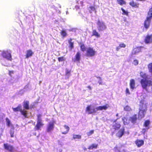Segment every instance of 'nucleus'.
Segmentation results:
<instances>
[{"instance_id":"1","label":"nucleus","mask_w":152,"mask_h":152,"mask_svg":"<svg viewBox=\"0 0 152 152\" xmlns=\"http://www.w3.org/2000/svg\"><path fill=\"white\" fill-rule=\"evenodd\" d=\"M110 105L108 104H106L102 106L97 107L95 108H94L92 105H90L88 106L86 108V111L89 114H92L98 111H102V110H106L109 107Z\"/></svg>"},{"instance_id":"2","label":"nucleus","mask_w":152,"mask_h":152,"mask_svg":"<svg viewBox=\"0 0 152 152\" xmlns=\"http://www.w3.org/2000/svg\"><path fill=\"white\" fill-rule=\"evenodd\" d=\"M147 105L142 101L140 103V111L138 114V118L141 119L143 118L146 113Z\"/></svg>"},{"instance_id":"3","label":"nucleus","mask_w":152,"mask_h":152,"mask_svg":"<svg viewBox=\"0 0 152 152\" xmlns=\"http://www.w3.org/2000/svg\"><path fill=\"white\" fill-rule=\"evenodd\" d=\"M140 83L143 89L148 91V88L152 85V80L149 79H142Z\"/></svg>"},{"instance_id":"4","label":"nucleus","mask_w":152,"mask_h":152,"mask_svg":"<svg viewBox=\"0 0 152 152\" xmlns=\"http://www.w3.org/2000/svg\"><path fill=\"white\" fill-rule=\"evenodd\" d=\"M137 119V115H135L132 117H130L128 118H122V120L124 122V123L125 125L128 124L130 122L134 123L135 122Z\"/></svg>"},{"instance_id":"5","label":"nucleus","mask_w":152,"mask_h":152,"mask_svg":"<svg viewBox=\"0 0 152 152\" xmlns=\"http://www.w3.org/2000/svg\"><path fill=\"white\" fill-rule=\"evenodd\" d=\"M37 122L35 129L36 130H41V128L44 125L41 119L42 115H37Z\"/></svg>"},{"instance_id":"6","label":"nucleus","mask_w":152,"mask_h":152,"mask_svg":"<svg viewBox=\"0 0 152 152\" xmlns=\"http://www.w3.org/2000/svg\"><path fill=\"white\" fill-rule=\"evenodd\" d=\"M13 111L14 112H17L20 111V112L25 117H27V111L25 110H22V106L21 105H19L16 108H12Z\"/></svg>"},{"instance_id":"7","label":"nucleus","mask_w":152,"mask_h":152,"mask_svg":"<svg viewBox=\"0 0 152 152\" xmlns=\"http://www.w3.org/2000/svg\"><path fill=\"white\" fill-rule=\"evenodd\" d=\"M97 28L99 31H103L107 28L105 23L102 21L99 20L97 23Z\"/></svg>"},{"instance_id":"8","label":"nucleus","mask_w":152,"mask_h":152,"mask_svg":"<svg viewBox=\"0 0 152 152\" xmlns=\"http://www.w3.org/2000/svg\"><path fill=\"white\" fill-rule=\"evenodd\" d=\"M87 55L88 56H93L95 53V51L93 49L91 48H88L87 49Z\"/></svg>"},{"instance_id":"9","label":"nucleus","mask_w":152,"mask_h":152,"mask_svg":"<svg viewBox=\"0 0 152 152\" xmlns=\"http://www.w3.org/2000/svg\"><path fill=\"white\" fill-rule=\"evenodd\" d=\"M2 55L3 57L8 60H11V56L10 53L8 51H3Z\"/></svg>"},{"instance_id":"10","label":"nucleus","mask_w":152,"mask_h":152,"mask_svg":"<svg viewBox=\"0 0 152 152\" xmlns=\"http://www.w3.org/2000/svg\"><path fill=\"white\" fill-rule=\"evenodd\" d=\"M151 19L149 18H146L144 22V26L146 29H148L149 28Z\"/></svg>"},{"instance_id":"11","label":"nucleus","mask_w":152,"mask_h":152,"mask_svg":"<svg viewBox=\"0 0 152 152\" xmlns=\"http://www.w3.org/2000/svg\"><path fill=\"white\" fill-rule=\"evenodd\" d=\"M145 42L146 44L152 43V34L147 35L145 38Z\"/></svg>"},{"instance_id":"12","label":"nucleus","mask_w":152,"mask_h":152,"mask_svg":"<svg viewBox=\"0 0 152 152\" xmlns=\"http://www.w3.org/2000/svg\"><path fill=\"white\" fill-rule=\"evenodd\" d=\"M54 122L52 121L47 126V132H50L52 131L54 128Z\"/></svg>"},{"instance_id":"13","label":"nucleus","mask_w":152,"mask_h":152,"mask_svg":"<svg viewBox=\"0 0 152 152\" xmlns=\"http://www.w3.org/2000/svg\"><path fill=\"white\" fill-rule=\"evenodd\" d=\"M142 48L141 47H138L134 48L132 52V54H137L141 51Z\"/></svg>"},{"instance_id":"14","label":"nucleus","mask_w":152,"mask_h":152,"mask_svg":"<svg viewBox=\"0 0 152 152\" xmlns=\"http://www.w3.org/2000/svg\"><path fill=\"white\" fill-rule=\"evenodd\" d=\"M4 147L5 149L9 151H11L13 150V147L8 144H4Z\"/></svg>"},{"instance_id":"15","label":"nucleus","mask_w":152,"mask_h":152,"mask_svg":"<svg viewBox=\"0 0 152 152\" xmlns=\"http://www.w3.org/2000/svg\"><path fill=\"white\" fill-rule=\"evenodd\" d=\"M135 144L138 147H140L144 144V141L141 140H137L135 142Z\"/></svg>"},{"instance_id":"16","label":"nucleus","mask_w":152,"mask_h":152,"mask_svg":"<svg viewBox=\"0 0 152 152\" xmlns=\"http://www.w3.org/2000/svg\"><path fill=\"white\" fill-rule=\"evenodd\" d=\"M34 53L31 50H28L26 52V58H28L29 57H31L33 55Z\"/></svg>"},{"instance_id":"17","label":"nucleus","mask_w":152,"mask_h":152,"mask_svg":"<svg viewBox=\"0 0 152 152\" xmlns=\"http://www.w3.org/2000/svg\"><path fill=\"white\" fill-rule=\"evenodd\" d=\"M117 120V119L115 120L113 123V127L115 129H118L121 127L120 124L116 122Z\"/></svg>"},{"instance_id":"18","label":"nucleus","mask_w":152,"mask_h":152,"mask_svg":"<svg viewBox=\"0 0 152 152\" xmlns=\"http://www.w3.org/2000/svg\"><path fill=\"white\" fill-rule=\"evenodd\" d=\"M130 86L131 89H133L135 87V81L134 79H132L130 81Z\"/></svg>"},{"instance_id":"19","label":"nucleus","mask_w":152,"mask_h":152,"mask_svg":"<svg viewBox=\"0 0 152 152\" xmlns=\"http://www.w3.org/2000/svg\"><path fill=\"white\" fill-rule=\"evenodd\" d=\"M64 129H65V131H63V130L64 129H63L62 130V134H66L68 132L69 130V128L68 126H66V125H65L64 126Z\"/></svg>"},{"instance_id":"20","label":"nucleus","mask_w":152,"mask_h":152,"mask_svg":"<svg viewBox=\"0 0 152 152\" xmlns=\"http://www.w3.org/2000/svg\"><path fill=\"white\" fill-rule=\"evenodd\" d=\"M29 102L26 101L24 102L23 106L26 109L28 110L29 109Z\"/></svg>"},{"instance_id":"21","label":"nucleus","mask_w":152,"mask_h":152,"mask_svg":"<svg viewBox=\"0 0 152 152\" xmlns=\"http://www.w3.org/2000/svg\"><path fill=\"white\" fill-rule=\"evenodd\" d=\"M140 76L143 78V79H149L148 77V75L145 73L141 72L140 73Z\"/></svg>"},{"instance_id":"22","label":"nucleus","mask_w":152,"mask_h":152,"mask_svg":"<svg viewBox=\"0 0 152 152\" xmlns=\"http://www.w3.org/2000/svg\"><path fill=\"white\" fill-rule=\"evenodd\" d=\"M92 34L91 36H95L97 37H100V35L96 31V30H94L92 31Z\"/></svg>"},{"instance_id":"23","label":"nucleus","mask_w":152,"mask_h":152,"mask_svg":"<svg viewBox=\"0 0 152 152\" xmlns=\"http://www.w3.org/2000/svg\"><path fill=\"white\" fill-rule=\"evenodd\" d=\"M124 129H121L117 134V136L119 137H121L124 134Z\"/></svg>"},{"instance_id":"24","label":"nucleus","mask_w":152,"mask_h":152,"mask_svg":"<svg viewBox=\"0 0 152 152\" xmlns=\"http://www.w3.org/2000/svg\"><path fill=\"white\" fill-rule=\"evenodd\" d=\"M75 61H79L80 58V54L79 52L75 55Z\"/></svg>"},{"instance_id":"25","label":"nucleus","mask_w":152,"mask_h":152,"mask_svg":"<svg viewBox=\"0 0 152 152\" xmlns=\"http://www.w3.org/2000/svg\"><path fill=\"white\" fill-rule=\"evenodd\" d=\"M147 18H148L151 19L152 18V7L149 10L148 12V16Z\"/></svg>"},{"instance_id":"26","label":"nucleus","mask_w":152,"mask_h":152,"mask_svg":"<svg viewBox=\"0 0 152 152\" xmlns=\"http://www.w3.org/2000/svg\"><path fill=\"white\" fill-rule=\"evenodd\" d=\"M97 145L95 144H93L90 146L88 148L89 149H92L93 148H96L97 147Z\"/></svg>"},{"instance_id":"27","label":"nucleus","mask_w":152,"mask_h":152,"mask_svg":"<svg viewBox=\"0 0 152 152\" xmlns=\"http://www.w3.org/2000/svg\"><path fill=\"white\" fill-rule=\"evenodd\" d=\"M117 1L118 3L121 5L125 4V2L124 0H117Z\"/></svg>"},{"instance_id":"28","label":"nucleus","mask_w":152,"mask_h":152,"mask_svg":"<svg viewBox=\"0 0 152 152\" xmlns=\"http://www.w3.org/2000/svg\"><path fill=\"white\" fill-rule=\"evenodd\" d=\"M121 10L122 12V14L124 15H126L127 16L128 14V12L125 10L124 9L121 8Z\"/></svg>"},{"instance_id":"29","label":"nucleus","mask_w":152,"mask_h":152,"mask_svg":"<svg viewBox=\"0 0 152 152\" xmlns=\"http://www.w3.org/2000/svg\"><path fill=\"white\" fill-rule=\"evenodd\" d=\"M81 136L80 135L74 134L73 135V138L74 139H80Z\"/></svg>"},{"instance_id":"30","label":"nucleus","mask_w":152,"mask_h":152,"mask_svg":"<svg viewBox=\"0 0 152 152\" xmlns=\"http://www.w3.org/2000/svg\"><path fill=\"white\" fill-rule=\"evenodd\" d=\"M89 10L90 13H92L93 12H95V8L94 7H91L89 8Z\"/></svg>"},{"instance_id":"31","label":"nucleus","mask_w":152,"mask_h":152,"mask_svg":"<svg viewBox=\"0 0 152 152\" xmlns=\"http://www.w3.org/2000/svg\"><path fill=\"white\" fill-rule=\"evenodd\" d=\"M148 68L149 72L152 73V63L148 65Z\"/></svg>"},{"instance_id":"32","label":"nucleus","mask_w":152,"mask_h":152,"mask_svg":"<svg viewBox=\"0 0 152 152\" xmlns=\"http://www.w3.org/2000/svg\"><path fill=\"white\" fill-rule=\"evenodd\" d=\"M150 124V121L149 120H147L145 121V122L144 124V126H145L147 127L148 126L149 124Z\"/></svg>"},{"instance_id":"33","label":"nucleus","mask_w":152,"mask_h":152,"mask_svg":"<svg viewBox=\"0 0 152 152\" xmlns=\"http://www.w3.org/2000/svg\"><path fill=\"white\" fill-rule=\"evenodd\" d=\"M132 64L136 66L138 64V61L136 59L134 60L132 62Z\"/></svg>"},{"instance_id":"34","label":"nucleus","mask_w":152,"mask_h":152,"mask_svg":"<svg viewBox=\"0 0 152 152\" xmlns=\"http://www.w3.org/2000/svg\"><path fill=\"white\" fill-rule=\"evenodd\" d=\"M81 50L82 51H84L86 50V49L84 45H82L80 46Z\"/></svg>"},{"instance_id":"35","label":"nucleus","mask_w":152,"mask_h":152,"mask_svg":"<svg viewBox=\"0 0 152 152\" xmlns=\"http://www.w3.org/2000/svg\"><path fill=\"white\" fill-rule=\"evenodd\" d=\"M119 46L121 48H125L126 47V45L122 43H121L119 44Z\"/></svg>"},{"instance_id":"36","label":"nucleus","mask_w":152,"mask_h":152,"mask_svg":"<svg viewBox=\"0 0 152 152\" xmlns=\"http://www.w3.org/2000/svg\"><path fill=\"white\" fill-rule=\"evenodd\" d=\"M94 130H91L90 131L87 132V134L88 136H90L94 133Z\"/></svg>"},{"instance_id":"37","label":"nucleus","mask_w":152,"mask_h":152,"mask_svg":"<svg viewBox=\"0 0 152 152\" xmlns=\"http://www.w3.org/2000/svg\"><path fill=\"white\" fill-rule=\"evenodd\" d=\"M61 35L64 37L66 36V33L65 31H63L61 32Z\"/></svg>"},{"instance_id":"38","label":"nucleus","mask_w":152,"mask_h":152,"mask_svg":"<svg viewBox=\"0 0 152 152\" xmlns=\"http://www.w3.org/2000/svg\"><path fill=\"white\" fill-rule=\"evenodd\" d=\"M124 109L126 111H130L131 110V108L129 106H127L124 108Z\"/></svg>"},{"instance_id":"39","label":"nucleus","mask_w":152,"mask_h":152,"mask_svg":"<svg viewBox=\"0 0 152 152\" xmlns=\"http://www.w3.org/2000/svg\"><path fill=\"white\" fill-rule=\"evenodd\" d=\"M65 60V58L63 57H59L58 58V60L59 61H64Z\"/></svg>"},{"instance_id":"40","label":"nucleus","mask_w":152,"mask_h":152,"mask_svg":"<svg viewBox=\"0 0 152 152\" xmlns=\"http://www.w3.org/2000/svg\"><path fill=\"white\" fill-rule=\"evenodd\" d=\"M6 123H7V125L8 126H10V120L7 118L6 119Z\"/></svg>"},{"instance_id":"41","label":"nucleus","mask_w":152,"mask_h":152,"mask_svg":"<svg viewBox=\"0 0 152 152\" xmlns=\"http://www.w3.org/2000/svg\"><path fill=\"white\" fill-rule=\"evenodd\" d=\"M126 95L130 94V93L128 88H126Z\"/></svg>"},{"instance_id":"42","label":"nucleus","mask_w":152,"mask_h":152,"mask_svg":"<svg viewBox=\"0 0 152 152\" xmlns=\"http://www.w3.org/2000/svg\"><path fill=\"white\" fill-rule=\"evenodd\" d=\"M129 4L130 5L133 7H135L136 6V4L133 1L130 2Z\"/></svg>"},{"instance_id":"43","label":"nucleus","mask_w":152,"mask_h":152,"mask_svg":"<svg viewBox=\"0 0 152 152\" xmlns=\"http://www.w3.org/2000/svg\"><path fill=\"white\" fill-rule=\"evenodd\" d=\"M69 45L71 49H72L73 47V43L72 42H70L69 43Z\"/></svg>"},{"instance_id":"44","label":"nucleus","mask_w":152,"mask_h":152,"mask_svg":"<svg viewBox=\"0 0 152 152\" xmlns=\"http://www.w3.org/2000/svg\"><path fill=\"white\" fill-rule=\"evenodd\" d=\"M121 48L119 46H117L116 48V50L117 51H118Z\"/></svg>"},{"instance_id":"45","label":"nucleus","mask_w":152,"mask_h":152,"mask_svg":"<svg viewBox=\"0 0 152 152\" xmlns=\"http://www.w3.org/2000/svg\"><path fill=\"white\" fill-rule=\"evenodd\" d=\"M100 80L99 81V84H102V82L100 78H99Z\"/></svg>"},{"instance_id":"46","label":"nucleus","mask_w":152,"mask_h":152,"mask_svg":"<svg viewBox=\"0 0 152 152\" xmlns=\"http://www.w3.org/2000/svg\"><path fill=\"white\" fill-rule=\"evenodd\" d=\"M70 73V71L68 70H66V74L67 75H68Z\"/></svg>"},{"instance_id":"47","label":"nucleus","mask_w":152,"mask_h":152,"mask_svg":"<svg viewBox=\"0 0 152 152\" xmlns=\"http://www.w3.org/2000/svg\"><path fill=\"white\" fill-rule=\"evenodd\" d=\"M87 87L90 90H91L92 89L91 86H88Z\"/></svg>"},{"instance_id":"48","label":"nucleus","mask_w":152,"mask_h":152,"mask_svg":"<svg viewBox=\"0 0 152 152\" xmlns=\"http://www.w3.org/2000/svg\"><path fill=\"white\" fill-rule=\"evenodd\" d=\"M10 134H11V137H13L14 136H13V133H10Z\"/></svg>"},{"instance_id":"49","label":"nucleus","mask_w":152,"mask_h":152,"mask_svg":"<svg viewBox=\"0 0 152 152\" xmlns=\"http://www.w3.org/2000/svg\"><path fill=\"white\" fill-rule=\"evenodd\" d=\"M131 61V59H130V58H129V59L128 60V61L129 62V61Z\"/></svg>"},{"instance_id":"50","label":"nucleus","mask_w":152,"mask_h":152,"mask_svg":"<svg viewBox=\"0 0 152 152\" xmlns=\"http://www.w3.org/2000/svg\"><path fill=\"white\" fill-rule=\"evenodd\" d=\"M144 132H145V129H143L142 130Z\"/></svg>"},{"instance_id":"51","label":"nucleus","mask_w":152,"mask_h":152,"mask_svg":"<svg viewBox=\"0 0 152 152\" xmlns=\"http://www.w3.org/2000/svg\"><path fill=\"white\" fill-rule=\"evenodd\" d=\"M75 8H76V9H77V8H78L79 7H78V6H76Z\"/></svg>"},{"instance_id":"52","label":"nucleus","mask_w":152,"mask_h":152,"mask_svg":"<svg viewBox=\"0 0 152 152\" xmlns=\"http://www.w3.org/2000/svg\"><path fill=\"white\" fill-rule=\"evenodd\" d=\"M118 114H116V116H118Z\"/></svg>"},{"instance_id":"53","label":"nucleus","mask_w":152,"mask_h":152,"mask_svg":"<svg viewBox=\"0 0 152 152\" xmlns=\"http://www.w3.org/2000/svg\"><path fill=\"white\" fill-rule=\"evenodd\" d=\"M28 87L27 86H26V87Z\"/></svg>"},{"instance_id":"54","label":"nucleus","mask_w":152,"mask_h":152,"mask_svg":"<svg viewBox=\"0 0 152 152\" xmlns=\"http://www.w3.org/2000/svg\"><path fill=\"white\" fill-rule=\"evenodd\" d=\"M148 129V128L147 129Z\"/></svg>"},{"instance_id":"55","label":"nucleus","mask_w":152,"mask_h":152,"mask_svg":"<svg viewBox=\"0 0 152 152\" xmlns=\"http://www.w3.org/2000/svg\"><path fill=\"white\" fill-rule=\"evenodd\" d=\"M132 55H132V54L131 56H132Z\"/></svg>"}]
</instances>
